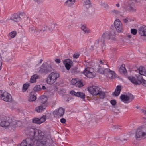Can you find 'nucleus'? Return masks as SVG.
<instances>
[{
	"instance_id": "1",
	"label": "nucleus",
	"mask_w": 146,
	"mask_h": 146,
	"mask_svg": "<svg viewBox=\"0 0 146 146\" xmlns=\"http://www.w3.org/2000/svg\"><path fill=\"white\" fill-rule=\"evenodd\" d=\"M25 131L29 137L23 141L17 146H34L35 143L38 146H50L47 138L41 130L30 127Z\"/></svg>"
},
{
	"instance_id": "2",
	"label": "nucleus",
	"mask_w": 146,
	"mask_h": 146,
	"mask_svg": "<svg viewBox=\"0 0 146 146\" xmlns=\"http://www.w3.org/2000/svg\"><path fill=\"white\" fill-rule=\"evenodd\" d=\"M135 137L138 140H141L146 138V127L144 126H139L135 133Z\"/></svg>"
},
{
	"instance_id": "3",
	"label": "nucleus",
	"mask_w": 146,
	"mask_h": 146,
	"mask_svg": "<svg viewBox=\"0 0 146 146\" xmlns=\"http://www.w3.org/2000/svg\"><path fill=\"white\" fill-rule=\"evenodd\" d=\"M10 118L9 117H4L3 120L0 123V125L4 127H7L9 126H15V127H16L18 123H19V122L12 119L11 118Z\"/></svg>"
},
{
	"instance_id": "4",
	"label": "nucleus",
	"mask_w": 146,
	"mask_h": 146,
	"mask_svg": "<svg viewBox=\"0 0 146 146\" xmlns=\"http://www.w3.org/2000/svg\"><path fill=\"white\" fill-rule=\"evenodd\" d=\"M59 76L60 74L58 72H52L48 76L46 82L48 84H53Z\"/></svg>"
},
{
	"instance_id": "5",
	"label": "nucleus",
	"mask_w": 146,
	"mask_h": 146,
	"mask_svg": "<svg viewBox=\"0 0 146 146\" xmlns=\"http://www.w3.org/2000/svg\"><path fill=\"white\" fill-rule=\"evenodd\" d=\"M52 69L51 66L46 62L43 63L41 66L38 69V73L45 75L49 72L51 71Z\"/></svg>"
},
{
	"instance_id": "6",
	"label": "nucleus",
	"mask_w": 146,
	"mask_h": 146,
	"mask_svg": "<svg viewBox=\"0 0 146 146\" xmlns=\"http://www.w3.org/2000/svg\"><path fill=\"white\" fill-rule=\"evenodd\" d=\"M0 99L6 102H10L12 100L10 94L4 90H0Z\"/></svg>"
},
{
	"instance_id": "7",
	"label": "nucleus",
	"mask_w": 146,
	"mask_h": 146,
	"mask_svg": "<svg viewBox=\"0 0 146 146\" xmlns=\"http://www.w3.org/2000/svg\"><path fill=\"white\" fill-rule=\"evenodd\" d=\"M45 29H43L42 30H41L36 29V28L35 27L31 25L29 28V31L30 33H35L36 34H38L39 33H42L44 32L45 30H47V29H48L50 31L52 29H50V28L48 27L47 26H46L44 27Z\"/></svg>"
},
{
	"instance_id": "8",
	"label": "nucleus",
	"mask_w": 146,
	"mask_h": 146,
	"mask_svg": "<svg viewBox=\"0 0 146 146\" xmlns=\"http://www.w3.org/2000/svg\"><path fill=\"white\" fill-rule=\"evenodd\" d=\"M120 98L124 102L128 103L134 99V97L133 95L129 93L121 95Z\"/></svg>"
},
{
	"instance_id": "9",
	"label": "nucleus",
	"mask_w": 146,
	"mask_h": 146,
	"mask_svg": "<svg viewBox=\"0 0 146 146\" xmlns=\"http://www.w3.org/2000/svg\"><path fill=\"white\" fill-rule=\"evenodd\" d=\"M28 18V17L24 13H20V14H14L10 18V19L14 21L17 22L21 20V19Z\"/></svg>"
},
{
	"instance_id": "10",
	"label": "nucleus",
	"mask_w": 146,
	"mask_h": 146,
	"mask_svg": "<svg viewBox=\"0 0 146 146\" xmlns=\"http://www.w3.org/2000/svg\"><path fill=\"white\" fill-rule=\"evenodd\" d=\"M100 90V88L96 86H93L88 88V90L89 93L95 96L98 95Z\"/></svg>"
},
{
	"instance_id": "11",
	"label": "nucleus",
	"mask_w": 146,
	"mask_h": 146,
	"mask_svg": "<svg viewBox=\"0 0 146 146\" xmlns=\"http://www.w3.org/2000/svg\"><path fill=\"white\" fill-rule=\"evenodd\" d=\"M64 113V110L62 108L57 109L53 112L54 117L56 118H59L62 116Z\"/></svg>"
},
{
	"instance_id": "12",
	"label": "nucleus",
	"mask_w": 146,
	"mask_h": 146,
	"mask_svg": "<svg viewBox=\"0 0 146 146\" xmlns=\"http://www.w3.org/2000/svg\"><path fill=\"white\" fill-rule=\"evenodd\" d=\"M104 71L103 70L102 72H101L99 70L100 73H103L107 77L112 78L115 77V73L114 72L111 70L109 68H106L104 69Z\"/></svg>"
},
{
	"instance_id": "13",
	"label": "nucleus",
	"mask_w": 146,
	"mask_h": 146,
	"mask_svg": "<svg viewBox=\"0 0 146 146\" xmlns=\"http://www.w3.org/2000/svg\"><path fill=\"white\" fill-rule=\"evenodd\" d=\"M114 23L115 27L118 32H120L123 31V29L121 27L122 24L119 19H116Z\"/></svg>"
},
{
	"instance_id": "14",
	"label": "nucleus",
	"mask_w": 146,
	"mask_h": 146,
	"mask_svg": "<svg viewBox=\"0 0 146 146\" xmlns=\"http://www.w3.org/2000/svg\"><path fill=\"white\" fill-rule=\"evenodd\" d=\"M46 119V117L43 116L40 118H35L33 119L32 121L34 123L41 124L44 122Z\"/></svg>"
},
{
	"instance_id": "15",
	"label": "nucleus",
	"mask_w": 146,
	"mask_h": 146,
	"mask_svg": "<svg viewBox=\"0 0 146 146\" xmlns=\"http://www.w3.org/2000/svg\"><path fill=\"white\" fill-rule=\"evenodd\" d=\"M141 77L135 78L132 76H130L128 77L129 80L135 85H139L141 84L140 81Z\"/></svg>"
},
{
	"instance_id": "16",
	"label": "nucleus",
	"mask_w": 146,
	"mask_h": 146,
	"mask_svg": "<svg viewBox=\"0 0 146 146\" xmlns=\"http://www.w3.org/2000/svg\"><path fill=\"white\" fill-rule=\"evenodd\" d=\"M141 77L135 78L132 76H130L128 77L129 80L135 85H139L141 84L140 81Z\"/></svg>"
},
{
	"instance_id": "17",
	"label": "nucleus",
	"mask_w": 146,
	"mask_h": 146,
	"mask_svg": "<svg viewBox=\"0 0 146 146\" xmlns=\"http://www.w3.org/2000/svg\"><path fill=\"white\" fill-rule=\"evenodd\" d=\"M138 33L141 36L146 37V27L143 26L139 28L138 29Z\"/></svg>"
},
{
	"instance_id": "18",
	"label": "nucleus",
	"mask_w": 146,
	"mask_h": 146,
	"mask_svg": "<svg viewBox=\"0 0 146 146\" xmlns=\"http://www.w3.org/2000/svg\"><path fill=\"white\" fill-rule=\"evenodd\" d=\"M63 63L65 65L66 68L68 70L70 69L72 64V61L69 59H66L64 61Z\"/></svg>"
},
{
	"instance_id": "19",
	"label": "nucleus",
	"mask_w": 146,
	"mask_h": 146,
	"mask_svg": "<svg viewBox=\"0 0 146 146\" xmlns=\"http://www.w3.org/2000/svg\"><path fill=\"white\" fill-rule=\"evenodd\" d=\"M108 36V33H104L101 37V40H99L96 41L98 43L100 44H103L104 43V39Z\"/></svg>"
},
{
	"instance_id": "20",
	"label": "nucleus",
	"mask_w": 146,
	"mask_h": 146,
	"mask_svg": "<svg viewBox=\"0 0 146 146\" xmlns=\"http://www.w3.org/2000/svg\"><path fill=\"white\" fill-rule=\"evenodd\" d=\"M46 108L45 105H42L38 106L35 108V111L38 113L42 112Z\"/></svg>"
},
{
	"instance_id": "21",
	"label": "nucleus",
	"mask_w": 146,
	"mask_h": 146,
	"mask_svg": "<svg viewBox=\"0 0 146 146\" xmlns=\"http://www.w3.org/2000/svg\"><path fill=\"white\" fill-rule=\"evenodd\" d=\"M39 78V76L37 74H35L32 76L29 82L30 83H35L36 82L37 79Z\"/></svg>"
},
{
	"instance_id": "22",
	"label": "nucleus",
	"mask_w": 146,
	"mask_h": 146,
	"mask_svg": "<svg viewBox=\"0 0 146 146\" xmlns=\"http://www.w3.org/2000/svg\"><path fill=\"white\" fill-rule=\"evenodd\" d=\"M121 89V87L120 86H117L115 89V92L113 93V95H115L116 96L119 95L120 93Z\"/></svg>"
},
{
	"instance_id": "23",
	"label": "nucleus",
	"mask_w": 146,
	"mask_h": 146,
	"mask_svg": "<svg viewBox=\"0 0 146 146\" xmlns=\"http://www.w3.org/2000/svg\"><path fill=\"white\" fill-rule=\"evenodd\" d=\"M76 0H67L65 3V5L68 7H71L74 3Z\"/></svg>"
},
{
	"instance_id": "24",
	"label": "nucleus",
	"mask_w": 146,
	"mask_h": 146,
	"mask_svg": "<svg viewBox=\"0 0 146 146\" xmlns=\"http://www.w3.org/2000/svg\"><path fill=\"white\" fill-rule=\"evenodd\" d=\"M139 71L140 74L146 76V71L143 67L142 66L140 67L139 69Z\"/></svg>"
},
{
	"instance_id": "25",
	"label": "nucleus",
	"mask_w": 146,
	"mask_h": 146,
	"mask_svg": "<svg viewBox=\"0 0 146 146\" xmlns=\"http://www.w3.org/2000/svg\"><path fill=\"white\" fill-rule=\"evenodd\" d=\"M39 99L40 102L43 104L45 103L48 100L47 97L45 95L41 96Z\"/></svg>"
},
{
	"instance_id": "26",
	"label": "nucleus",
	"mask_w": 146,
	"mask_h": 146,
	"mask_svg": "<svg viewBox=\"0 0 146 146\" xmlns=\"http://www.w3.org/2000/svg\"><path fill=\"white\" fill-rule=\"evenodd\" d=\"M96 75V73L94 72V71L92 72H91L90 73H88V74H86L85 75L87 77L89 78H93L95 77Z\"/></svg>"
},
{
	"instance_id": "27",
	"label": "nucleus",
	"mask_w": 146,
	"mask_h": 146,
	"mask_svg": "<svg viewBox=\"0 0 146 146\" xmlns=\"http://www.w3.org/2000/svg\"><path fill=\"white\" fill-rule=\"evenodd\" d=\"M30 85V84L29 82H26L25 83L23 87L22 90L23 92H25L28 89Z\"/></svg>"
},
{
	"instance_id": "28",
	"label": "nucleus",
	"mask_w": 146,
	"mask_h": 146,
	"mask_svg": "<svg viewBox=\"0 0 146 146\" xmlns=\"http://www.w3.org/2000/svg\"><path fill=\"white\" fill-rule=\"evenodd\" d=\"M94 71V69L92 68L87 67L86 68L85 70L83 72L84 74L85 75L86 74H88V73L90 72H91Z\"/></svg>"
},
{
	"instance_id": "29",
	"label": "nucleus",
	"mask_w": 146,
	"mask_h": 146,
	"mask_svg": "<svg viewBox=\"0 0 146 146\" xmlns=\"http://www.w3.org/2000/svg\"><path fill=\"white\" fill-rule=\"evenodd\" d=\"M81 28V29L85 33H88L90 32V30L87 28L85 25H82Z\"/></svg>"
},
{
	"instance_id": "30",
	"label": "nucleus",
	"mask_w": 146,
	"mask_h": 146,
	"mask_svg": "<svg viewBox=\"0 0 146 146\" xmlns=\"http://www.w3.org/2000/svg\"><path fill=\"white\" fill-rule=\"evenodd\" d=\"M85 94L83 92H78L76 97H80L81 98L84 99L85 98Z\"/></svg>"
},
{
	"instance_id": "31",
	"label": "nucleus",
	"mask_w": 146,
	"mask_h": 146,
	"mask_svg": "<svg viewBox=\"0 0 146 146\" xmlns=\"http://www.w3.org/2000/svg\"><path fill=\"white\" fill-rule=\"evenodd\" d=\"M17 33L15 31H13L10 32L8 36L11 38H13L16 35Z\"/></svg>"
},
{
	"instance_id": "32",
	"label": "nucleus",
	"mask_w": 146,
	"mask_h": 146,
	"mask_svg": "<svg viewBox=\"0 0 146 146\" xmlns=\"http://www.w3.org/2000/svg\"><path fill=\"white\" fill-rule=\"evenodd\" d=\"M119 71L121 73H125L126 72V70L125 69L124 64H122L121 66Z\"/></svg>"
},
{
	"instance_id": "33",
	"label": "nucleus",
	"mask_w": 146,
	"mask_h": 146,
	"mask_svg": "<svg viewBox=\"0 0 146 146\" xmlns=\"http://www.w3.org/2000/svg\"><path fill=\"white\" fill-rule=\"evenodd\" d=\"M98 95H99L101 98H104L105 94L104 92L102 91L100 89L98 94Z\"/></svg>"
},
{
	"instance_id": "34",
	"label": "nucleus",
	"mask_w": 146,
	"mask_h": 146,
	"mask_svg": "<svg viewBox=\"0 0 146 146\" xmlns=\"http://www.w3.org/2000/svg\"><path fill=\"white\" fill-rule=\"evenodd\" d=\"M83 1L85 3L84 5H85L86 7L87 8H88L90 6V0H83Z\"/></svg>"
},
{
	"instance_id": "35",
	"label": "nucleus",
	"mask_w": 146,
	"mask_h": 146,
	"mask_svg": "<svg viewBox=\"0 0 146 146\" xmlns=\"http://www.w3.org/2000/svg\"><path fill=\"white\" fill-rule=\"evenodd\" d=\"M36 99V97L35 95H33L31 96L28 99L29 102L33 101L35 100Z\"/></svg>"
},
{
	"instance_id": "36",
	"label": "nucleus",
	"mask_w": 146,
	"mask_h": 146,
	"mask_svg": "<svg viewBox=\"0 0 146 146\" xmlns=\"http://www.w3.org/2000/svg\"><path fill=\"white\" fill-rule=\"evenodd\" d=\"M83 86L82 82L80 80H77V81L76 85V86L78 87H81Z\"/></svg>"
},
{
	"instance_id": "37",
	"label": "nucleus",
	"mask_w": 146,
	"mask_h": 146,
	"mask_svg": "<svg viewBox=\"0 0 146 146\" xmlns=\"http://www.w3.org/2000/svg\"><path fill=\"white\" fill-rule=\"evenodd\" d=\"M41 88L40 85H37L35 86L34 88V90L35 91H38L41 90Z\"/></svg>"
},
{
	"instance_id": "38",
	"label": "nucleus",
	"mask_w": 146,
	"mask_h": 146,
	"mask_svg": "<svg viewBox=\"0 0 146 146\" xmlns=\"http://www.w3.org/2000/svg\"><path fill=\"white\" fill-rule=\"evenodd\" d=\"M112 12L114 14H115L117 15H119L120 16H122L123 15V14L121 11H118L117 10H114L112 11Z\"/></svg>"
},
{
	"instance_id": "39",
	"label": "nucleus",
	"mask_w": 146,
	"mask_h": 146,
	"mask_svg": "<svg viewBox=\"0 0 146 146\" xmlns=\"http://www.w3.org/2000/svg\"><path fill=\"white\" fill-rule=\"evenodd\" d=\"M140 81L141 84V83L143 86L146 87V81L142 78L141 77L140 78Z\"/></svg>"
},
{
	"instance_id": "40",
	"label": "nucleus",
	"mask_w": 146,
	"mask_h": 146,
	"mask_svg": "<svg viewBox=\"0 0 146 146\" xmlns=\"http://www.w3.org/2000/svg\"><path fill=\"white\" fill-rule=\"evenodd\" d=\"M78 80L76 79H73L71 81V84L72 85H75L76 86L77 80Z\"/></svg>"
},
{
	"instance_id": "41",
	"label": "nucleus",
	"mask_w": 146,
	"mask_h": 146,
	"mask_svg": "<svg viewBox=\"0 0 146 146\" xmlns=\"http://www.w3.org/2000/svg\"><path fill=\"white\" fill-rule=\"evenodd\" d=\"M70 93L72 95H74L76 97L77 95V92H76L74 90H72L70 91Z\"/></svg>"
},
{
	"instance_id": "42",
	"label": "nucleus",
	"mask_w": 146,
	"mask_h": 146,
	"mask_svg": "<svg viewBox=\"0 0 146 146\" xmlns=\"http://www.w3.org/2000/svg\"><path fill=\"white\" fill-rule=\"evenodd\" d=\"M131 33L132 34L135 35L137 33V31L136 29H132L131 30Z\"/></svg>"
},
{
	"instance_id": "43",
	"label": "nucleus",
	"mask_w": 146,
	"mask_h": 146,
	"mask_svg": "<svg viewBox=\"0 0 146 146\" xmlns=\"http://www.w3.org/2000/svg\"><path fill=\"white\" fill-rule=\"evenodd\" d=\"M110 102L111 104L113 106L115 105L116 104V101L115 100H111L110 101Z\"/></svg>"
},
{
	"instance_id": "44",
	"label": "nucleus",
	"mask_w": 146,
	"mask_h": 146,
	"mask_svg": "<svg viewBox=\"0 0 146 146\" xmlns=\"http://www.w3.org/2000/svg\"><path fill=\"white\" fill-rule=\"evenodd\" d=\"M123 21L125 23H127L131 21V20L128 18L127 17L123 19Z\"/></svg>"
},
{
	"instance_id": "45",
	"label": "nucleus",
	"mask_w": 146,
	"mask_h": 146,
	"mask_svg": "<svg viewBox=\"0 0 146 146\" xmlns=\"http://www.w3.org/2000/svg\"><path fill=\"white\" fill-rule=\"evenodd\" d=\"M80 55L79 53H76L73 55V57L74 58L76 59L79 57Z\"/></svg>"
},
{
	"instance_id": "46",
	"label": "nucleus",
	"mask_w": 146,
	"mask_h": 146,
	"mask_svg": "<svg viewBox=\"0 0 146 146\" xmlns=\"http://www.w3.org/2000/svg\"><path fill=\"white\" fill-rule=\"evenodd\" d=\"M2 65V57L0 54V70L1 69Z\"/></svg>"
},
{
	"instance_id": "47",
	"label": "nucleus",
	"mask_w": 146,
	"mask_h": 146,
	"mask_svg": "<svg viewBox=\"0 0 146 146\" xmlns=\"http://www.w3.org/2000/svg\"><path fill=\"white\" fill-rule=\"evenodd\" d=\"M105 69L104 68H99L98 70V72L99 73H100V74H104L103 73H100L99 71V70H100V71L101 72H102L103 70L104 71V69Z\"/></svg>"
},
{
	"instance_id": "48",
	"label": "nucleus",
	"mask_w": 146,
	"mask_h": 146,
	"mask_svg": "<svg viewBox=\"0 0 146 146\" xmlns=\"http://www.w3.org/2000/svg\"><path fill=\"white\" fill-rule=\"evenodd\" d=\"M60 122L61 123H64L66 122V120L64 118H62L60 119Z\"/></svg>"
},
{
	"instance_id": "49",
	"label": "nucleus",
	"mask_w": 146,
	"mask_h": 146,
	"mask_svg": "<svg viewBox=\"0 0 146 146\" xmlns=\"http://www.w3.org/2000/svg\"><path fill=\"white\" fill-rule=\"evenodd\" d=\"M140 111L142 113H143L144 114L146 115V108L145 110H144L143 109H141Z\"/></svg>"
},
{
	"instance_id": "50",
	"label": "nucleus",
	"mask_w": 146,
	"mask_h": 146,
	"mask_svg": "<svg viewBox=\"0 0 146 146\" xmlns=\"http://www.w3.org/2000/svg\"><path fill=\"white\" fill-rule=\"evenodd\" d=\"M55 62L57 63H59L60 62V60L59 59H56L55 60Z\"/></svg>"
},
{
	"instance_id": "51",
	"label": "nucleus",
	"mask_w": 146,
	"mask_h": 146,
	"mask_svg": "<svg viewBox=\"0 0 146 146\" xmlns=\"http://www.w3.org/2000/svg\"><path fill=\"white\" fill-rule=\"evenodd\" d=\"M117 139H119L121 141H123L124 140V139H122L121 138V137H120V138H117Z\"/></svg>"
},
{
	"instance_id": "52",
	"label": "nucleus",
	"mask_w": 146,
	"mask_h": 146,
	"mask_svg": "<svg viewBox=\"0 0 146 146\" xmlns=\"http://www.w3.org/2000/svg\"><path fill=\"white\" fill-rule=\"evenodd\" d=\"M127 37H128V38H131V35H129V34L128 35H127Z\"/></svg>"
},
{
	"instance_id": "53",
	"label": "nucleus",
	"mask_w": 146,
	"mask_h": 146,
	"mask_svg": "<svg viewBox=\"0 0 146 146\" xmlns=\"http://www.w3.org/2000/svg\"><path fill=\"white\" fill-rule=\"evenodd\" d=\"M105 8L108 9V8H109V7L106 4V7H105Z\"/></svg>"
},
{
	"instance_id": "54",
	"label": "nucleus",
	"mask_w": 146,
	"mask_h": 146,
	"mask_svg": "<svg viewBox=\"0 0 146 146\" xmlns=\"http://www.w3.org/2000/svg\"><path fill=\"white\" fill-rule=\"evenodd\" d=\"M42 89L43 90H45V89H46V88L45 86H43L42 87Z\"/></svg>"
},
{
	"instance_id": "55",
	"label": "nucleus",
	"mask_w": 146,
	"mask_h": 146,
	"mask_svg": "<svg viewBox=\"0 0 146 146\" xmlns=\"http://www.w3.org/2000/svg\"><path fill=\"white\" fill-rule=\"evenodd\" d=\"M99 62L100 63L102 64H104L102 61H100Z\"/></svg>"
},
{
	"instance_id": "56",
	"label": "nucleus",
	"mask_w": 146,
	"mask_h": 146,
	"mask_svg": "<svg viewBox=\"0 0 146 146\" xmlns=\"http://www.w3.org/2000/svg\"><path fill=\"white\" fill-rule=\"evenodd\" d=\"M116 5L118 7H119V4H116Z\"/></svg>"
},
{
	"instance_id": "57",
	"label": "nucleus",
	"mask_w": 146,
	"mask_h": 146,
	"mask_svg": "<svg viewBox=\"0 0 146 146\" xmlns=\"http://www.w3.org/2000/svg\"><path fill=\"white\" fill-rule=\"evenodd\" d=\"M43 61V60L42 59H41L40 60V62H39V63L40 64L41 63L42 61Z\"/></svg>"
},
{
	"instance_id": "58",
	"label": "nucleus",
	"mask_w": 146,
	"mask_h": 146,
	"mask_svg": "<svg viewBox=\"0 0 146 146\" xmlns=\"http://www.w3.org/2000/svg\"><path fill=\"white\" fill-rule=\"evenodd\" d=\"M115 129H119L120 128L118 127H117V126H116L115 127Z\"/></svg>"
},
{
	"instance_id": "59",
	"label": "nucleus",
	"mask_w": 146,
	"mask_h": 146,
	"mask_svg": "<svg viewBox=\"0 0 146 146\" xmlns=\"http://www.w3.org/2000/svg\"><path fill=\"white\" fill-rule=\"evenodd\" d=\"M10 108L11 109H13L14 108L13 107H12L11 106H9Z\"/></svg>"
},
{
	"instance_id": "60",
	"label": "nucleus",
	"mask_w": 146,
	"mask_h": 146,
	"mask_svg": "<svg viewBox=\"0 0 146 146\" xmlns=\"http://www.w3.org/2000/svg\"><path fill=\"white\" fill-rule=\"evenodd\" d=\"M136 108L137 109H138L140 108V107L139 106H136Z\"/></svg>"
},
{
	"instance_id": "61",
	"label": "nucleus",
	"mask_w": 146,
	"mask_h": 146,
	"mask_svg": "<svg viewBox=\"0 0 146 146\" xmlns=\"http://www.w3.org/2000/svg\"><path fill=\"white\" fill-rule=\"evenodd\" d=\"M3 22L2 21H0V23H2Z\"/></svg>"
},
{
	"instance_id": "62",
	"label": "nucleus",
	"mask_w": 146,
	"mask_h": 146,
	"mask_svg": "<svg viewBox=\"0 0 146 146\" xmlns=\"http://www.w3.org/2000/svg\"><path fill=\"white\" fill-rule=\"evenodd\" d=\"M52 26H53V27H54V25H52Z\"/></svg>"
}]
</instances>
